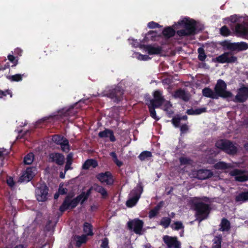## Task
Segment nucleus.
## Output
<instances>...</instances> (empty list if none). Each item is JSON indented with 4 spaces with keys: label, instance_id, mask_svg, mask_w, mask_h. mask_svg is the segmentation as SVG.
<instances>
[{
    "label": "nucleus",
    "instance_id": "obj_50",
    "mask_svg": "<svg viewBox=\"0 0 248 248\" xmlns=\"http://www.w3.org/2000/svg\"><path fill=\"white\" fill-rule=\"evenodd\" d=\"M6 183L7 185L10 186V187H13L15 185V182L14 181L13 178L10 176L8 177L6 179Z\"/></svg>",
    "mask_w": 248,
    "mask_h": 248
},
{
    "label": "nucleus",
    "instance_id": "obj_3",
    "mask_svg": "<svg viewBox=\"0 0 248 248\" xmlns=\"http://www.w3.org/2000/svg\"><path fill=\"white\" fill-rule=\"evenodd\" d=\"M124 94V90L119 85L111 87L101 93L102 96L107 97L117 104L123 100Z\"/></svg>",
    "mask_w": 248,
    "mask_h": 248
},
{
    "label": "nucleus",
    "instance_id": "obj_32",
    "mask_svg": "<svg viewBox=\"0 0 248 248\" xmlns=\"http://www.w3.org/2000/svg\"><path fill=\"white\" fill-rule=\"evenodd\" d=\"M219 230L222 232H228L231 228L230 221L226 218H223L220 224Z\"/></svg>",
    "mask_w": 248,
    "mask_h": 248
},
{
    "label": "nucleus",
    "instance_id": "obj_60",
    "mask_svg": "<svg viewBox=\"0 0 248 248\" xmlns=\"http://www.w3.org/2000/svg\"><path fill=\"white\" fill-rule=\"evenodd\" d=\"M230 21L232 23H236L238 21V19L235 16H231L230 17Z\"/></svg>",
    "mask_w": 248,
    "mask_h": 248
},
{
    "label": "nucleus",
    "instance_id": "obj_28",
    "mask_svg": "<svg viewBox=\"0 0 248 248\" xmlns=\"http://www.w3.org/2000/svg\"><path fill=\"white\" fill-rule=\"evenodd\" d=\"M163 201H161L159 203H158V204L153 209L151 210L149 213V218H152L156 216L158 213L159 211L163 206Z\"/></svg>",
    "mask_w": 248,
    "mask_h": 248
},
{
    "label": "nucleus",
    "instance_id": "obj_45",
    "mask_svg": "<svg viewBox=\"0 0 248 248\" xmlns=\"http://www.w3.org/2000/svg\"><path fill=\"white\" fill-rule=\"evenodd\" d=\"M220 33L222 36H228L230 34L231 31L226 26H223L220 29Z\"/></svg>",
    "mask_w": 248,
    "mask_h": 248
},
{
    "label": "nucleus",
    "instance_id": "obj_6",
    "mask_svg": "<svg viewBox=\"0 0 248 248\" xmlns=\"http://www.w3.org/2000/svg\"><path fill=\"white\" fill-rule=\"evenodd\" d=\"M227 84L225 81L222 79H218L215 87L214 90L217 97H220L223 98L231 97L232 93L230 92L226 91Z\"/></svg>",
    "mask_w": 248,
    "mask_h": 248
},
{
    "label": "nucleus",
    "instance_id": "obj_46",
    "mask_svg": "<svg viewBox=\"0 0 248 248\" xmlns=\"http://www.w3.org/2000/svg\"><path fill=\"white\" fill-rule=\"evenodd\" d=\"M171 227L175 230L178 231L181 229L184 228L183 223L180 221H176L171 225Z\"/></svg>",
    "mask_w": 248,
    "mask_h": 248
},
{
    "label": "nucleus",
    "instance_id": "obj_62",
    "mask_svg": "<svg viewBox=\"0 0 248 248\" xmlns=\"http://www.w3.org/2000/svg\"><path fill=\"white\" fill-rule=\"evenodd\" d=\"M109 155L112 157V158H113V161L115 160H116L117 159H118L117 158V155L116 154V153L115 152H111L110 154H109Z\"/></svg>",
    "mask_w": 248,
    "mask_h": 248
},
{
    "label": "nucleus",
    "instance_id": "obj_64",
    "mask_svg": "<svg viewBox=\"0 0 248 248\" xmlns=\"http://www.w3.org/2000/svg\"><path fill=\"white\" fill-rule=\"evenodd\" d=\"M202 201H204V202H210V199H209V198H208L207 197H202Z\"/></svg>",
    "mask_w": 248,
    "mask_h": 248
},
{
    "label": "nucleus",
    "instance_id": "obj_4",
    "mask_svg": "<svg viewBox=\"0 0 248 248\" xmlns=\"http://www.w3.org/2000/svg\"><path fill=\"white\" fill-rule=\"evenodd\" d=\"M193 208L195 211V215L199 221L206 219L208 217L211 208L210 205L203 202H195L193 203Z\"/></svg>",
    "mask_w": 248,
    "mask_h": 248
},
{
    "label": "nucleus",
    "instance_id": "obj_11",
    "mask_svg": "<svg viewBox=\"0 0 248 248\" xmlns=\"http://www.w3.org/2000/svg\"><path fill=\"white\" fill-rule=\"evenodd\" d=\"M237 61V58L230 52H224L214 59L215 62L220 63H235Z\"/></svg>",
    "mask_w": 248,
    "mask_h": 248
},
{
    "label": "nucleus",
    "instance_id": "obj_38",
    "mask_svg": "<svg viewBox=\"0 0 248 248\" xmlns=\"http://www.w3.org/2000/svg\"><path fill=\"white\" fill-rule=\"evenodd\" d=\"M198 58L199 61L203 62L206 58V55L205 53V50L203 48L200 47L198 49Z\"/></svg>",
    "mask_w": 248,
    "mask_h": 248
},
{
    "label": "nucleus",
    "instance_id": "obj_27",
    "mask_svg": "<svg viewBox=\"0 0 248 248\" xmlns=\"http://www.w3.org/2000/svg\"><path fill=\"white\" fill-rule=\"evenodd\" d=\"M157 36V32L154 31H150L147 33L143 39L142 42L146 43L149 41H155Z\"/></svg>",
    "mask_w": 248,
    "mask_h": 248
},
{
    "label": "nucleus",
    "instance_id": "obj_41",
    "mask_svg": "<svg viewBox=\"0 0 248 248\" xmlns=\"http://www.w3.org/2000/svg\"><path fill=\"white\" fill-rule=\"evenodd\" d=\"M171 222L170 218L169 217H163L162 218L160 224L164 228H168Z\"/></svg>",
    "mask_w": 248,
    "mask_h": 248
},
{
    "label": "nucleus",
    "instance_id": "obj_31",
    "mask_svg": "<svg viewBox=\"0 0 248 248\" xmlns=\"http://www.w3.org/2000/svg\"><path fill=\"white\" fill-rule=\"evenodd\" d=\"M175 33V31L171 27L165 28L162 31L163 35L165 38L167 39L173 37Z\"/></svg>",
    "mask_w": 248,
    "mask_h": 248
},
{
    "label": "nucleus",
    "instance_id": "obj_10",
    "mask_svg": "<svg viewBox=\"0 0 248 248\" xmlns=\"http://www.w3.org/2000/svg\"><path fill=\"white\" fill-rule=\"evenodd\" d=\"M52 141L57 145H61L62 150L68 153L70 150L69 141L63 136L60 135H54L52 137Z\"/></svg>",
    "mask_w": 248,
    "mask_h": 248
},
{
    "label": "nucleus",
    "instance_id": "obj_63",
    "mask_svg": "<svg viewBox=\"0 0 248 248\" xmlns=\"http://www.w3.org/2000/svg\"><path fill=\"white\" fill-rule=\"evenodd\" d=\"M114 162L117 165V166H118L119 167H121L123 164V162L122 161L119 160L118 159L114 160Z\"/></svg>",
    "mask_w": 248,
    "mask_h": 248
},
{
    "label": "nucleus",
    "instance_id": "obj_5",
    "mask_svg": "<svg viewBox=\"0 0 248 248\" xmlns=\"http://www.w3.org/2000/svg\"><path fill=\"white\" fill-rule=\"evenodd\" d=\"M216 147L229 155H234L237 152V148L229 140H221L217 141Z\"/></svg>",
    "mask_w": 248,
    "mask_h": 248
},
{
    "label": "nucleus",
    "instance_id": "obj_55",
    "mask_svg": "<svg viewBox=\"0 0 248 248\" xmlns=\"http://www.w3.org/2000/svg\"><path fill=\"white\" fill-rule=\"evenodd\" d=\"M138 59L141 61H147L149 60L150 58L148 55L140 54L138 57Z\"/></svg>",
    "mask_w": 248,
    "mask_h": 248
},
{
    "label": "nucleus",
    "instance_id": "obj_57",
    "mask_svg": "<svg viewBox=\"0 0 248 248\" xmlns=\"http://www.w3.org/2000/svg\"><path fill=\"white\" fill-rule=\"evenodd\" d=\"M10 66L9 63L8 62H6L4 65H1L0 67V71H4L5 69L9 68Z\"/></svg>",
    "mask_w": 248,
    "mask_h": 248
},
{
    "label": "nucleus",
    "instance_id": "obj_7",
    "mask_svg": "<svg viewBox=\"0 0 248 248\" xmlns=\"http://www.w3.org/2000/svg\"><path fill=\"white\" fill-rule=\"evenodd\" d=\"M221 45L224 48L232 51H242L248 48V45L244 42L231 43L229 41L225 40L221 42Z\"/></svg>",
    "mask_w": 248,
    "mask_h": 248
},
{
    "label": "nucleus",
    "instance_id": "obj_9",
    "mask_svg": "<svg viewBox=\"0 0 248 248\" xmlns=\"http://www.w3.org/2000/svg\"><path fill=\"white\" fill-rule=\"evenodd\" d=\"M143 192V187L141 185H138L135 189L132 190L131 194L132 197L126 202V205L129 207L134 206L140 197Z\"/></svg>",
    "mask_w": 248,
    "mask_h": 248
},
{
    "label": "nucleus",
    "instance_id": "obj_51",
    "mask_svg": "<svg viewBox=\"0 0 248 248\" xmlns=\"http://www.w3.org/2000/svg\"><path fill=\"white\" fill-rule=\"evenodd\" d=\"M171 122L175 127H178L180 125V119L179 117H174L172 119Z\"/></svg>",
    "mask_w": 248,
    "mask_h": 248
},
{
    "label": "nucleus",
    "instance_id": "obj_24",
    "mask_svg": "<svg viewBox=\"0 0 248 248\" xmlns=\"http://www.w3.org/2000/svg\"><path fill=\"white\" fill-rule=\"evenodd\" d=\"M87 235L83 234L81 236L78 235H75L72 238V240L70 243V245H72V243L75 244L76 245L79 247H80L82 244L84 243L87 241Z\"/></svg>",
    "mask_w": 248,
    "mask_h": 248
},
{
    "label": "nucleus",
    "instance_id": "obj_12",
    "mask_svg": "<svg viewBox=\"0 0 248 248\" xmlns=\"http://www.w3.org/2000/svg\"><path fill=\"white\" fill-rule=\"evenodd\" d=\"M143 225V221L139 218L130 220L127 223L128 229L134 232H141Z\"/></svg>",
    "mask_w": 248,
    "mask_h": 248
},
{
    "label": "nucleus",
    "instance_id": "obj_44",
    "mask_svg": "<svg viewBox=\"0 0 248 248\" xmlns=\"http://www.w3.org/2000/svg\"><path fill=\"white\" fill-rule=\"evenodd\" d=\"M83 232H93V226L87 222L83 224Z\"/></svg>",
    "mask_w": 248,
    "mask_h": 248
},
{
    "label": "nucleus",
    "instance_id": "obj_35",
    "mask_svg": "<svg viewBox=\"0 0 248 248\" xmlns=\"http://www.w3.org/2000/svg\"><path fill=\"white\" fill-rule=\"evenodd\" d=\"M93 190L100 193L103 198H105L108 196L107 190L103 186L94 184L93 186Z\"/></svg>",
    "mask_w": 248,
    "mask_h": 248
},
{
    "label": "nucleus",
    "instance_id": "obj_59",
    "mask_svg": "<svg viewBox=\"0 0 248 248\" xmlns=\"http://www.w3.org/2000/svg\"><path fill=\"white\" fill-rule=\"evenodd\" d=\"M172 107V105L171 104L170 101L166 103L164 105V110H167L168 109H170Z\"/></svg>",
    "mask_w": 248,
    "mask_h": 248
},
{
    "label": "nucleus",
    "instance_id": "obj_17",
    "mask_svg": "<svg viewBox=\"0 0 248 248\" xmlns=\"http://www.w3.org/2000/svg\"><path fill=\"white\" fill-rule=\"evenodd\" d=\"M142 47L150 55H159L162 50L161 46L154 45H144Z\"/></svg>",
    "mask_w": 248,
    "mask_h": 248
},
{
    "label": "nucleus",
    "instance_id": "obj_33",
    "mask_svg": "<svg viewBox=\"0 0 248 248\" xmlns=\"http://www.w3.org/2000/svg\"><path fill=\"white\" fill-rule=\"evenodd\" d=\"M27 75L25 73L23 74H16L12 76H6V78L12 82H19L22 80L23 77H26Z\"/></svg>",
    "mask_w": 248,
    "mask_h": 248
},
{
    "label": "nucleus",
    "instance_id": "obj_53",
    "mask_svg": "<svg viewBox=\"0 0 248 248\" xmlns=\"http://www.w3.org/2000/svg\"><path fill=\"white\" fill-rule=\"evenodd\" d=\"M101 247V248H109L108 240V238H105L102 240Z\"/></svg>",
    "mask_w": 248,
    "mask_h": 248
},
{
    "label": "nucleus",
    "instance_id": "obj_13",
    "mask_svg": "<svg viewBox=\"0 0 248 248\" xmlns=\"http://www.w3.org/2000/svg\"><path fill=\"white\" fill-rule=\"evenodd\" d=\"M96 178L102 183H106L107 185L111 186L113 185L114 180L110 171H107L101 172L96 175Z\"/></svg>",
    "mask_w": 248,
    "mask_h": 248
},
{
    "label": "nucleus",
    "instance_id": "obj_47",
    "mask_svg": "<svg viewBox=\"0 0 248 248\" xmlns=\"http://www.w3.org/2000/svg\"><path fill=\"white\" fill-rule=\"evenodd\" d=\"M214 245L212 248H220L221 238L217 236L214 239Z\"/></svg>",
    "mask_w": 248,
    "mask_h": 248
},
{
    "label": "nucleus",
    "instance_id": "obj_25",
    "mask_svg": "<svg viewBox=\"0 0 248 248\" xmlns=\"http://www.w3.org/2000/svg\"><path fill=\"white\" fill-rule=\"evenodd\" d=\"M236 34L241 37H245L248 35V28L244 25L237 24L235 28Z\"/></svg>",
    "mask_w": 248,
    "mask_h": 248
},
{
    "label": "nucleus",
    "instance_id": "obj_58",
    "mask_svg": "<svg viewBox=\"0 0 248 248\" xmlns=\"http://www.w3.org/2000/svg\"><path fill=\"white\" fill-rule=\"evenodd\" d=\"M164 111H166L169 117H171L172 114L174 113L172 109H171V108L170 109H168Z\"/></svg>",
    "mask_w": 248,
    "mask_h": 248
},
{
    "label": "nucleus",
    "instance_id": "obj_16",
    "mask_svg": "<svg viewBox=\"0 0 248 248\" xmlns=\"http://www.w3.org/2000/svg\"><path fill=\"white\" fill-rule=\"evenodd\" d=\"M163 241L168 248H181V244L176 237L165 235Z\"/></svg>",
    "mask_w": 248,
    "mask_h": 248
},
{
    "label": "nucleus",
    "instance_id": "obj_2",
    "mask_svg": "<svg viewBox=\"0 0 248 248\" xmlns=\"http://www.w3.org/2000/svg\"><path fill=\"white\" fill-rule=\"evenodd\" d=\"M178 24L185 28L176 31L180 37L194 35L197 33V28L196 21L190 18L185 17L178 22Z\"/></svg>",
    "mask_w": 248,
    "mask_h": 248
},
{
    "label": "nucleus",
    "instance_id": "obj_48",
    "mask_svg": "<svg viewBox=\"0 0 248 248\" xmlns=\"http://www.w3.org/2000/svg\"><path fill=\"white\" fill-rule=\"evenodd\" d=\"M7 94H9L10 95V97H12V93L11 91L9 90H6L5 91H2L0 90V98H2L4 96H6Z\"/></svg>",
    "mask_w": 248,
    "mask_h": 248
},
{
    "label": "nucleus",
    "instance_id": "obj_42",
    "mask_svg": "<svg viewBox=\"0 0 248 248\" xmlns=\"http://www.w3.org/2000/svg\"><path fill=\"white\" fill-rule=\"evenodd\" d=\"M8 60L13 63L12 67L16 66L18 63V58L14 56L12 54H9L7 56Z\"/></svg>",
    "mask_w": 248,
    "mask_h": 248
},
{
    "label": "nucleus",
    "instance_id": "obj_23",
    "mask_svg": "<svg viewBox=\"0 0 248 248\" xmlns=\"http://www.w3.org/2000/svg\"><path fill=\"white\" fill-rule=\"evenodd\" d=\"M173 96L175 98L181 99L185 102H187L189 100V94L185 90L181 89L177 90L174 92Z\"/></svg>",
    "mask_w": 248,
    "mask_h": 248
},
{
    "label": "nucleus",
    "instance_id": "obj_14",
    "mask_svg": "<svg viewBox=\"0 0 248 248\" xmlns=\"http://www.w3.org/2000/svg\"><path fill=\"white\" fill-rule=\"evenodd\" d=\"M154 98L146 99V101L157 105V106H161L165 101V98L162 94V93L158 90L155 91L153 93Z\"/></svg>",
    "mask_w": 248,
    "mask_h": 248
},
{
    "label": "nucleus",
    "instance_id": "obj_34",
    "mask_svg": "<svg viewBox=\"0 0 248 248\" xmlns=\"http://www.w3.org/2000/svg\"><path fill=\"white\" fill-rule=\"evenodd\" d=\"M235 202H245L248 201V191L246 192H242L236 196L235 198Z\"/></svg>",
    "mask_w": 248,
    "mask_h": 248
},
{
    "label": "nucleus",
    "instance_id": "obj_37",
    "mask_svg": "<svg viewBox=\"0 0 248 248\" xmlns=\"http://www.w3.org/2000/svg\"><path fill=\"white\" fill-rule=\"evenodd\" d=\"M73 154L72 153H70L68 154L66 157V162L64 167L65 172L69 170L72 169L71 165L73 161Z\"/></svg>",
    "mask_w": 248,
    "mask_h": 248
},
{
    "label": "nucleus",
    "instance_id": "obj_36",
    "mask_svg": "<svg viewBox=\"0 0 248 248\" xmlns=\"http://www.w3.org/2000/svg\"><path fill=\"white\" fill-rule=\"evenodd\" d=\"M232 167L231 164L225 163L223 161H219L214 165V168L217 170H224Z\"/></svg>",
    "mask_w": 248,
    "mask_h": 248
},
{
    "label": "nucleus",
    "instance_id": "obj_43",
    "mask_svg": "<svg viewBox=\"0 0 248 248\" xmlns=\"http://www.w3.org/2000/svg\"><path fill=\"white\" fill-rule=\"evenodd\" d=\"M179 161L181 165L190 164L192 162L191 159L189 158L181 156L179 158Z\"/></svg>",
    "mask_w": 248,
    "mask_h": 248
},
{
    "label": "nucleus",
    "instance_id": "obj_54",
    "mask_svg": "<svg viewBox=\"0 0 248 248\" xmlns=\"http://www.w3.org/2000/svg\"><path fill=\"white\" fill-rule=\"evenodd\" d=\"M147 26L150 29H155L158 28L159 27V25L154 21H151L148 23Z\"/></svg>",
    "mask_w": 248,
    "mask_h": 248
},
{
    "label": "nucleus",
    "instance_id": "obj_30",
    "mask_svg": "<svg viewBox=\"0 0 248 248\" xmlns=\"http://www.w3.org/2000/svg\"><path fill=\"white\" fill-rule=\"evenodd\" d=\"M202 93L203 96L212 99H218L217 94L212 89L209 88H205L202 89Z\"/></svg>",
    "mask_w": 248,
    "mask_h": 248
},
{
    "label": "nucleus",
    "instance_id": "obj_39",
    "mask_svg": "<svg viewBox=\"0 0 248 248\" xmlns=\"http://www.w3.org/2000/svg\"><path fill=\"white\" fill-rule=\"evenodd\" d=\"M34 159V155L32 153H28L24 158V162L25 164L31 165Z\"/></svg>",
    "mask_w": 248,
    "mask_h": 248
},
{
    "label": "nucleus",
    "instance_id": "obj_8",
    "mask_svg": "<svg viewBox=\"0 0 248 248\" xmlns=\"http://www.w3.org/2000/svg\"><path fill=\"white\" fill-rule=\"evenodd\" d=\"M48 187L45 184H40L35 189V196L38 202H45L47 200Z\"/></svg>",
    "mask_w": 248,
    "mask_h": 248
},
{
    "label": "nucleus",
    "instance_id": "obj_49",
    "mask_svg": "<svg viewBox=\"0 0 248 248\" xmlns=\"http://www.w3.org/2000/svg\"><path fill=\"white\" fill-rule=\"evenodd\" d=\"M195 115H200L202 113L207 112L206 108H198L194 109Z\"/></svg>",
    "mask_w": 248,
    "mask_h": 248
},
{
    "label": "nucleus",
    "instance_id": "obj_56",
    "mask_svg": "<svg viewBox=\"0 0 248 248\" xmlns=\"http://www.w3.org/2000/svg\"><path fill=\"white\" fill-rule=\"evenodd\" d=\"M188 129V126L186 124H184L180 127V130L181 133H184L186 132Z\"/></svg>",
    "mask_w": 248,
    "mask_h": 248
},
{
    "label": "nucleus",
    "instance_id": "obj_22",
    "mask_svg": "<svg viewBox=\"0 0 248 248\" xmlns=\"http://www.w3.org/2000/svg\"><path fill=\"white\" fill-rule=\"evenodd\" d=\"M213 172L209 170H199L197 171V178L199 180H205L211 177Z\"/></svg>",
    "mask_w": 248,
    "mask_h": 248
},
{
    "label": "nucleus",
    "instance_id": "obj_18",
    "mask_svg": "<svg viewBox=\"0 0 248 248\" xmlns=\"http://www.w3.org/2000/svg\"><path fill=\"white\" fill-rule=\"evenodd\" d=\"M33 169V168L31 167L27 168L25 171L19 177L18 181L21 183H28L31 181L35 175L34 173L32 171Z\"/></svg>",
    "mask_w": 248,
    "mask_h": 248
},
{
    "label": "nucleus",
    "instance_id": "obj_21",
    "mask_svg": "<svg viewBox=\"0 0 248 248\" xmlns=\"http://www.w3.org/2000/svg\"><path fill=\"white\" fill-rule=\"evenodd\" d=\"M98 136L100 138H109V140L111 142H114L116 139L114 135L113 131L109 129L105 128V129L102 131L99 132Z\"/></svg>",
    "mask_w": 248,
    "mask_h": 248
},
{
    "label": "nucleus",
    "instance_id": "obj_61",
    "mask_svg": "<svg viewBox=\"0 0 248 248\" xmlns=\"http://www.w3.org/2000/svg\"><path fill=\"white\" fill-rule=\"evenodd\" d=\"M194 109L190 108L186 110V113L189 115H195Z\"/></svg>",
    "mask_w": 248,
    "mask_h": 248
},
{
    "label": "nucleus",
    "instance_id": "obj_15",
    "mask_svg": "<svg viewBox=\"0 0 248 248\" xmlns=\"http://www.w3.org/2000/svg\"><path fill=\"white\" fill-rule=\"evenodd\" d=\"M237 102L244 103L248 99V87L244 85L238 89V93L235 97Z\"/></svg>",
    "mask_w": 248,
    "mask_h": 248
},
{
    "label": "nucleus",
    "instance_id": "obj_20",
    "mask_svg": "<svg viewBox=\"0 0 248 248\" xmlns=\"http://www.w3.org/2000/svg\"><path fill=\"white\" fill-rule=\"evenodd\" d=\"M244 173L243 170L235 169L231 172V174L232 176H235L236 181L243 182L248 180V175H246Z\"/></svg>",
    "mask_w": 248,
    "mask_h": 248
},
{
    "label": "nucleus",
    "instance_id": "obj_1",
    "mask_svg": "<svg viewBox=\"0 0 248 248\" xmlns=\"http://www.w3.org/2000/svg\"><path fill=\"white\" fill-rule=\"evenodd\" d=\"M93 190V188L92 186L86 192L82 191L79 195L74 199H72L74 197V194H68L65 197L62 204L60 206L59 211L62 213H63L68 209L72 210L76 208L79 202H80L81 204H83L88 200Z\"/></svg>",
    "mask_w": 248,
    "mask_h": 248
},
{
    "label": "nucleus",
    "instance_id": "obj_29",
    "mask_svg": "<svg viewBox=\"0 0 248 248\" xmlns=\"http://www.w3.org/2000/svg\"><path fill=\"white\" fill-rule=\"evenodd\" d=\"M98 166L97 161L94 159H88L85 161L82 165V169L85 170L89 169L91 167L93 168H96Z\"/></svg>",
    "mask_w": 248,
    "mask_h": 248
},
{
    "label": "nucleus",
    "instance_id": "obj_19",
    "mask_svg": "<svg viewBox=\"0 0 248 248\" xmlns=\"http://www.w3.org/2000/svg\"><path fill=\"white\" fill-rule=\"evenodd\" d=\"M49 159L51 162H55L56 164L62 166L64 163V156L59 153H52L49 154Z\"/></svg>",
    "mask_w": 248,
    "mask_h": 248
},
{
    "label": "nucleus",
    "instance_id": "obj_40",
    "mask_svg": "<svg viewBox=\"0 0 248 248\" xmlns=\"http://www.w3.org/2000/svg\"><path fill=\"white\" fill-rule=\"evenodd\" d=\"M152 155V153L150 151H145L141 152L138 157L141 161L145 160L149 157H151Z\"/></svg>",
    "mask_w": 248,
    "mask_h": 248
},
{
    "label": "nucleus",
    "instance_id": "obj_26",
    "mask_svg": "<svg viewBox=\"0 0 248 248\" xmlns=\"http://www.w3.org/2000/svg\"><path fill=\"white\" fill-rule=\"evenodd\" d=\"M146 104L148 107L151 117L154 119L156 121H158L159 118L157 117L155 109L156 108H160V106H157L155 104H153L147 102H146Z\"/></svg>",
    "mask_w": 248,
    "mask_h": 248
},
{
    "label": "nucleus",
    "instance_id": "obj_52",
    "mask_svg": "<svg viewBox=\"0 0 248 248\" xmlns=\"http://www.w3.org/2000/svg\"><path fill=\"white\" fill-rule=\"evenodd\" d=\"M67 191L68 190L66 188L63 187V185L61 184L60 185L58 191L59 194L61 195H65L67 193Z\"/></svg>",
    "mask_w": 248,
    "mask_h": 248
}]
</instances>
